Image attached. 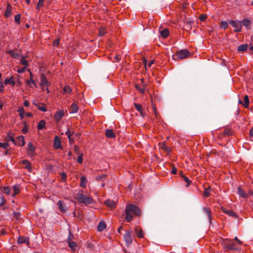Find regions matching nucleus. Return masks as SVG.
Returning <instances> with one entry per match:
<instances>
[{"label": "nucleus", "instance_id": "obj_1", "mask_svg": "<svg viewBox=\"0 0 253 253\" xmlns=\"http://www.w3.org/2000/svg\"><path fill=\"white\" fill-rule=\"evenodd\" d=\"M126 220L127 222H130L133 216H138L140 214V211L137 207L132 204L127 205L125 209Z\"/></svg>", "mask_w": 253, "mask_h": 253}, {"label": "nucleus", "instance_id": "obj_2", "mask_svg": "<svg viewBox=\"0 0 253 253\" xmlns=\"http://www.w3.org/2000/svg\"><path fill=\"white\" fill-rule=\"evenodd\" d=\"M84 191L80 190L75 196V198L79 202L87 205L91 203L93 199L89 196H85L83 194Z\"/></svg>", "mask_w": 253, "mask_h": 253}, {"label": "nucleus", "instance_id": "obj_3", "mask_svg": "<svg viewBox=\"0 0 253 253\" xmlns=\"http://www.w3.org/2000/svg\"><path fill=\"white\" fill-rule=\"evenodd\" d=\"M221 244L223 246V249L225 251L230 250H236L237 248L235 244L233 243V241L229 239H222L221 240Z\"/></svg>", "mask_w": 253, "mask_h": 253}, {"label": "nucleus", "instance_id": "obj_4", "mask_svg": "<svg viewBox=\"0 0 253 253\" xmlns=\"http://www.w3.org/2000/svg\"><path fill=\"white\" fill-rule=\"evenodd\" d=\"M50 85V83L49 82L44 74L41 75V84L40 86L42 90H45L47 93L49 92L48 87Z\"/></svg>", "mask_w": 253, "mask_h": 253}, {"label": "nucleus", "instance_id": "obj_5", "mask_svg": "<svg viewBox=\"0 0 253 253\" xmlns=\"http://www.w3.org/2000/svg\"><path fill=\"white\" fill-rule=\"evenodd\" d=\"M189 55V52L186 49H183L177 51L176 54L173 56L172 58L175 59V57H176L179 59H182L185 58Z\"/></svg>", "mask_w": 253, "mask_h": 253}, {"label": "nucleus", "instance_id": "obj_6", "mask_svg": "<svg viewBox=\"0 0 253 253\" xmlns=\"http://www.w3.org/2000/svg\"><path fill=\"white\" fill-rule=\"evenodd\" d=\"M132 231H126L124 235V240L127 246L130 245L132 243L133 238L132 236Z\"/></svg>", "mask_w": 253, "mask_h": 253}, {"label": "nucleus", "instance_id": "obj_7", "mask_svg": "<svg viewBox=\"0 0 253 253\" xmlns=\"http://www.w3.org/2000/svg\"><path fill=\"white\" fill-rule=\"evenodd\" d=\"M66 112L64 110H59L56 112L54 114V119L56 122H59L62 118L64 116L65 113Z\"/></svg>", "mask_w": 253, "mask_h": 253}, {"label": "nucleus", "instance_id": "obj_8", "mask_svg": "<svg viewBox=\"0 0 253 253\" xmlns=\"http://www.w3.org/2000/svg\"><path fill=\"white\" fill-rule=\"evenodd\" d=\"M27 153L31 157H33L35 155V147L33 145L31 142H29L28 143Z\"/></svg>", "mask_w": 253, "mask_h": 253}, {"label": "nucleus", "instance_id": "obj_9", "mask_svg": "<svg viewBox=\"0 0 253 253\" xmlns=\"http://www.w3.org/2000/svg\"><path fill=\"white\" fill-rule=\"evenodd\" d=\"M229 23L232 27L235 28L234 31L237 32H239L242 29V25L240 22H238L234 20L229 21Z\"/></svg>", "mask_w": 253, "mask_h": 253}, {"label": "nucleus", "instance_id": "obj_10", "mask_svg": "<svg viewBox=\"0 0 253 253\" xmlns=\"http://www.w3.org/2000/svg\"><path fill=\"white\" fill-rule=\"evenodd\" d=\"M33 104L35 105L38 109L43 112H45L47 111V109L45 105L43 103H38L35 101L33 102Z\"/></svg>", "mask_w": 253, "mask_h": 253}, {"label": "nucleus", "instance_id": "obj_11", "mask_svg": "<svg viewBox=\"0 0 253 253\" xmlns=\"http://www.w3.org/2000/svg\"><path fill=\"white\" fill-rule=\"evenodd\" d=\"M15 142L14 143L15 145L23 146L25 145L24 137L23 136L20 135L17 137L15 139Z\"/></svg>", "mask_w": 253, "mask_h": 253}, {"label": "nucleus", "instance_id": "obj_12", "mask_svg": "<svg viewBox=\"0 0 253 253\" xmlns=\"http://www.w3.org/2000/svg\"><path fill=\"white\" fill-rule=\"evenodd\" d=\"M17 243L18 244L25 243L28 245L30 243L29 238L28 237H19L17 240Z\"/></svg>", "mask_w": 253, "mask_h": 253}, {"label": "nucleus", "instance_id": "obj_13", "mask_svg": "<svg viewBox=\"0 0 253 253\" xmlns=\"http://www.w3.org/2000/svg\"><path fill=\"white\" fill-rule=\"evenodd\" d=\"M78 110L79 108L75 103H73L69 109L70 113H76L78 111Z\"/></svg>", "mask_w": 253, "mask_h": 253}, {"label": "nucleus", "instance_id": "obj_14", "mask_svg": "<svg viewBox=\"0 0 253 253\" xmlns=\"http://www.w3.org/2000/svg\"><path fill=\"white\" fill-rule=\"evenodd\" d=\"M57 205L60 209V210L63 212H65L67 211L68 208L67 207L63 204V202L61 201H59L57 202Z\"/></svg>", "mask_w": 253, "mask_h": 253}, {"label": "nucleus", "instance_id": "obj_15", "mask_svg": "<svg viewBox=\"0 0 253 253\" xmlns=\"http://www.w3.org/2000/svg\"><path fill=\"white\" fill-rule=\"evenodd\" d=\"M53 146L55 149H59L61 147V143L59 137L57 136H55L54 142H53Z\"/></svg>", "mask_w": 253, "mask_h": 253}, {"label": "nucleus", "instance_id": "obj_16", "mask_svg": "<svg viewBox=\"0 0 253 253\" xmlns=\"http://www.w3.org/2000/svg\"><path fill=\"white\" fill-rule=\"evenodd\" d=\"M105 204L106 206L110 207L111 208H114L116 206V202L112 200H106L105 201Z\"/></svg>", "mask_w": 253, "mask_h": 253}, {"label": "nucleus", "instance_id": "obj_17", "mask_svg": "<svg viewBox=\"0 0 253 253\" xmlns=\"http://www.w3.org/2000/svg\"><path fill=\"white\" fill-rule=\"evenodd\" d=\"M12 7L10 4H7L6 10L4 13V16L5 17H8L11 14Z\"/></svg>", "mask_w": 253, "mask_h": 253}, {"label": "nucleus", "instance_id": "obj_18", "mask_svg": "<svg viewBox=\"0 0 253 253\" xmlns=\"http://www.w3.org/2000/svg\"><path fill=\"white\" fill-rule=\"evenodd\" d=\"M105 134L108 138H114L116 136V134L112 129H107Z\"/></svg>", "mask_w": 253, "mask_h": 253}, {"label": "nucleus", "instance_id": "obj_19", "mask_svg": "<svg viewBox=\"0 0 253 253\" xmlns=\"http://www.w3.org/2000/svg\"><path fill=\"white\" fill-rule=\"evenodd\" d=\"M106 227V224L104 221H101L99 222L97 226V230L99 232L102 231Z\"/></svg>", "mask_w": 253, "mask_h": 253}, {"label": "nucleus", "instance_id": "obj_20", "mask_svg": "<svg viewBox=\"0 0 253 253\" xmlns=\"http://www.w3.org/2000/svg\"><path fill=\"white\" fill-rule=\"evenodd\" d=\"M4 84H9L11 85L12 86H14L15 84V83L14 81L13 80V77H11L9 79H5L4 80Z\"/></svg>", "mask_w": 253, "mask_h": 253}, {"label": "nucleus", "instance_id": "obj_21", "mask_svg": "<svg viewBox=\"0 0 253 253\" xmlns=\"http://www.w3.org/2000/svg\"><path fill=\"white\" fill-rule=\"evenodd\" d=\"M134 106L135 109L140 113L141 116H143L144 113L143 112L142 105L140 104L134 103Z\"/></svg>", "mask_w": 253, "mask_h": 253}, {"label": "nucleus", "instance_id": "obj_22", "mask_svg": "<svg viewBox=\"0 0 253 253\" xmlns=\"http://www.w3.org/2000/svg\"><path fill=\"white\" fill-rule=\"evenodd\" d=\"M23 164L24 165L26 169H28L29 171H30L32 169L31 164L28 160H23L22 161Z\"/></svg>", "mask_w": 253, "mask_h": 253}, {"label": "nucleus", "instance_id": "obj_23", "mask_svg": "<svg viewBox=\"0 0 253 253\" xmlns=\"http://www.w3.org/2000/svg\"><path fill=\"white\" fill-rule=\"evenodd\" d=\"M87 183V180L84 176H82L81 177V182L80 186L82 187L85 188Z\"/></svg>", "mask_w": 253, "mask_h": 253}, {"label": "nucleus", "instance_id": "obj_24", "mask_svg": "<svg viewBox=\"0 0 253 253\" xmlns=\"http://www.w3.org/2000/svg\"><path fill=\"white\" fill-rule=\"evenodd\" d=\"M238 193L241 197L245 198L248 197V194H246L241 187L238 188Z\"/></svg>", "mask_w": 253, "mask_h": 253}, {"label": "nucleus", "instance_id": "obj_25", "mask_svg": "<svg viewBox=\"0 0 253 253\" xmlns=\"http://www.w3.org/2000/svg\"><path fill=\"white\" fill-rule=\"evenodd\" d=\"M203 211L207 215L209 220V221L210 223H211V211L210 209H209L206 207H204Z\"/></svg>", "mask_w": 253, "mask_h": 253}, {"label": "nucleus", "instance_id": "obj_26", "mask_svg": "<svg viewBox=\"0 0 253 253\" xmlns=\"http://www.w3.org/2000/svg\"><path fill=\"white\" fill-rule=\"evenodd\" d=\"M7 52L13 58L17 59L19 57V54L15 52L14 50H8Z\"/></svg>", "mask_w": 253, "mask_h": 253}, {"label": "nucleus", "instance_id": "obj_27", "mask_svg": "<svg viewBox=\"0 0 253 253\" xmlns=\"http://www.w3.org/2000/svg\"><path fill=\"white\" fill-rule=\"evenodd\" d=\"M222 211L224 213H225L230 216H236V214H235V212H234L233 211H232L231 210H226L225 208H222Z\"/></svg>", "mask_w": 253, "mask_h": 253}, {"label": "nucleus", "instance_id": "obj_28", "mask_svg": "<svg viewBox=\"0 0 253 253\" xmlns=\"http://www.w3.org/2000/svg\"><path fill=\"white\" fill-rule=\"evenodd\" d=\"M135 232L136 236L138 238H141L143 237V233L142 230L141 229H140L136 227L135 229Z\"/></svg>", "mask_w": 253, "mask_h": 253}, {"label": "nucleus", "instance_id": "obj_29", "mask_svg": "<svg viewBox=\"0 0 253 253\" xmlns=\"http://www.w3.org/2000/svg\"><path fill=\"white\" fill-rule=\"evenodd\" d=\"M248 45L247 44L240 45L238 47V50L240 52H243L247 50Z\"/></svg>", "mask_w": 253, "mask_h": 253}, {"label": "nucleus", "instance_id": "obj_30", "mask_svg": "<svg viewBox=\"0 0 253 253\" xmlns=\"http://www.w3.org/2000/svg\"><path fill=\"white\" fill-rule=\"evenodd\" d=\"M45 127V122L43 120L41 121L37 126V128L39 130H41Z\"/></svg>", "mask_w": 253, "mask_h": 253}, {"label": "nucleus", "instance_id": "obj_31", "mask_svg": "<svg viewBox=\"0 0 253 253\" xmlns=\"http://www.w3.org/2000/svg\"><path fill=\"white\" fill-rule=\"evenodd\" d=\"M160 33L162 37H163L164 38H166L169 35V31L168 29H164L161 31Z\"/></svg>", "mask_w": 253, "mask_h": 253}, {"label": "nucleus", "instance_id": "obj_32", "mask_svg": "<svg viewBox=\"0 0 253 253\" xmlns=\"http://www.w3.org/2000/svg\"><path fill=\"white\" fill-rule=\"evenodd\" d=\"M240 23L242 25L245 26L247 29L249 28L250 25V21L248 19H244Z\"/></svg>", "mask_w": 253, "mask_h": 253}, {"label": "nucleus", "instance_id": "obj_33", "mask_svg": "<svg viewBox=\"0 0 253 253\" xmlns=\"http://www.w3.org/2000/svg\"><path fill=\"white\" fill-rule=\"evenodd\" d=\"M17 111L19 112V116L20 117L21 119H23L24 118V109L22 107H21L18 109Z\"/></svg>", "mask_w": 253, "mask_h": 253}, {"label": "nucleus", "instance_id": "obj_34", "mask_svg": "<svg viewBox=\"0 0 253 253\" xmlns=\"http://www.w3.org/2000/svg\"><path fill=\"white\" fill-rule=\"evenodd\" d=\"M5 139L6 141H11L13 144L15 142V138L10 134H7Z\"/></svg>", "mask_w": 253, "mask_h": 253}, {"label": "nucleus", "instance_id": "obj_35", "mask_svg": "<svg viewBox=\"0 0 253 253\" xmlns=\"http://www.w3.org/2000/svg\"><path fill=\"white\" fill-rule=\"evenodd\" d=\"M2 191L6 195H9L10 193V189L8 187L4 186L2 188Z\"/></svg>", "mask_w": 253, "mask_h": 253}, {"label": "nucleus", "instance_id": "obj_36", "mask_svg": "<svg viewBox=\"0 0 253 253\" xmlns=\"http://www.w3.org/2000/svg\"><path fill=\"white\" fill-rule=\"evenodd\" d=\"M64 94H70L72 91V89L69 86H65L63 88Z\"/></svg>", "mask_w": 253, "mask_h": 253}, {"label": "nucleus", "instance_id": "obj_37", "mask_svg": "<svg viewBox=\"0 0 253 253\" xmlns=\"http://www.w3.org/2000/svg\"><path fill=\"white\" fill-rule=\"evenodd\" d=\"M211 190V188L209 187L205 189L204 192V196L206 197H208L210 196V192Z\"/></svg>", "mask_w": 253, "mask_h": 253}, {"label": "nucleus", "instance_id": "obj_38", "mask_svg": "<svg viewBox=\"0 0 253 253\" xmlns=\"http://www.w3.org/2000/svg\"><path fill=\"white\" fill-rule=\"evenodd\" d=\"M12 188L13 190V193L12 194V196L14 197L19 192V188L17 186H14Z\"/></svg>", "mask_w": 253, "mask_h": 253}, {"label": "nucleus", "instance_id": "obj_39", "mask_svg": "<svg viewBox=\"0 0 253 253\" xmlns=\"http://www.w3.org/2000/svg\"><path fill=\"white\" fill-rule=\"evenodd\" d=\"M244 102L245 104H244V106L246 108H248L249 105V99L248 95H245L244 96Z\"/></svg>", "mask_w": 253, "mask_h": 253}, {"label": "nucleus", "instance_id": "obj_40", "mask_svg": "<svg viewBox=\"0 0 253 253\" xmlns=\"http://www.w3.org/2000/svg\"><path fill=\"white\" fill-rule=\"evenodd\" d=\"M21 63L24 66V67H27L28 66V62L25 58L22 56L20 61Z\"/></svg>", "mask_w": 253, "mask_h": 253}, {"label": "nucleus", "instance_id": "obj_41", "mask_svg": "<svg viewBox=\"0 0 253 253\" xmlns=\"http://www.w3.org/2000/svg\"><path fill=\"white\" fill-rule=\"evenodd\" d=\"M232 131L230 129L225 130L223 131V135L224 136H230L232 134Z\"/></svg>", "mask_w": 253, "mask_h": 253}, {"label": "nucleus", "instance_id": "obj_42", "mask_svg": "<svg viewBox=\"0 0 253 253\" xmlns=\"http://www.w3.org/2000/svg\"><path fill=\"white\" fill-rule=\"evenodd\" d=\"M135 87H136V88L137 89V90H138V91H139L141 93H143L144 91V87H141L140 85L139 84H136L135 85Z\"/></svg>", "mask_w": 253, "mask_h": 253}, {"label": "nucleus", "instance_id": "obj_43", "mask_svg": "<svg viewBox=\"0 0 253 253\" xmlns=\"http://www.w3.org/2000/svg\"><path fill=\"white\" fill-rule=\"evenodd\" d=\"M8 146L9 144L7 142L1 143L0 142V147L6 149Z\"/></svg>", "mask_w": 253, "mask_h": 253}, {"label": "nucleus", "instance_id": "obj_44", "mask_svg": "<svg viewBox=\"0 0 253 253\" xmlns=\"http://www.w3.org/2000/svg\"><path fill=\"white\" fill-rule=\"evenodd\" d=\"M69 246L72 249H75L77 247V244L75 242L71 241L69 242Z\"/></svg>", "mask_w": 253, "mask_h": 253}, {"label": "nucleus", "instance_id": "obj_45", "mask_svg": "<svg viewBox=\"0 0 253 253\" xmlns=\"http://www.w3.org/2000/svg\"><path fill=\"white\" fill-rule=\"evenodd\" d=\"M83 154L81 153V154L78 155V157L77 158V162L79 164H82L83 163Z\"/></svg>", "mask_w": 253, "mask_h": 253}, {"label": "nucleus", "instance_id": "obj_46", "mask_svg": "<svg viewBox=\"0 0 253 253\" xmlns=\"http://www.w3.org/2000/svg\"><path fill=\"white\" fill-rule=\"evenodd\" d=\"M220 26L222 28L226 29L228 26V23L226 21H222L220 23Z\"/></svg>", "mask_w": 253, "mask_h": 253}, {"label": "nucleus", "instance_id": "obj_47", "mask_svg": "<svg viewBox=\"0 0 253 253\" xmlns=\"http://www.w3.org/2000/svg\"><path fill=\"white\" fill-rule=\"evenodd\" d=\"M43 0H39L38 3L37 5V8L40 9V8L43 5Z\"/></svg>", "mask_w": 253, "mask_h": 253}, {"label": "nucleus", "instance_id": "obj_48", "mask_svg": "<svg viewBox=\"0 0 253 253\" xmlns=\"http://www.w3.org/2000/svg\"><path fill=\"white\" fill-rule=\"evenodd\" d=\"M105 33H106V30L103 28H100L99 30V35L100 36H103L105 34Z\"/></svg>", "mask_w": 253, "mask_h": 253}, {"label": "nucleus", "instance_id": "obj_49", "mask_svg": "<svg viewBox=\"0 0 253 253\" xmlns=\"http://www.w3.org/2000/svg\"><path fill=\"white\" fill-rule=\"evenodd\" d=\"M14 20L17 23H19L20 22V14L16 15L14 17Z\"/></svg>", "mask_w": 253, "mask_h": 253}, {"label": "nucleus", "instance_id": "obj_50", "mask_svg": "<svg viewBox=\"0 0 253 253\" xmlns=\"http://www.w3.org/2000/svg\"><path fill=\"white\" fill-rule=\"evenodd\" d=\"M0 207H2L4 204H5V199L2 196H1L0 197Z\"/></svg>", "mask_w": 253, "mask_h": 253}, {"label": "nucleus", "instance_id": "obj_51", "mask_svg": "<svg viewBox=\"0 0 253 253\" xmlns=\"http://www.w3.org/2000/svg\"><path fill=\"white\" fill-rule=\"evenodd\" d=\"M26 68V67L24 66L21 68H19L17 71L19 73H22L25 71Z\"/></svg>", "mask_w": 253, "mask_h": 253}, {"label": "nucleus", "instance_id": "obj_52", "mask_svg": "<svg viewBox=\"0 0 253 253\" xmlns=\"http://www.w3.org/2000/svg\"><path fill=\"white\" fill-rule=\"evenodd\" d=\"M184 180L187 183L186 186L188 187L190 184L189 179L186 176H183Z\"/></svg>", "mask_w": 253, "mask_h": 253}, {"label": "nucleus", "instance_id": "obj_53", "mask_svg": "<svg viewBox=\"0 0 253 253\" xmlns=\"http://www.w3.org/2000/svg\"><path fill=\"white\" fill-rule=\"evenodd\" d=\"M32 83H34V80H33L32 78H30L29 80L26 81V84L28 85H31V84Z\"/></svg>", "mask_w": 253, "mask_h": 253}, {"label": "nucleus", "instance_id": "obj_54", "mask_svg": "<svg viewBox=\"0 0 253 253\" xmlns=\"http://www.w3.org/2000/svg\"><path fill=\"white\" fill-rule=\"evenodd\" d=\"M59 39H57L53 42V45L54 46H58L59 44Z\"/></svg>", "mask_w": 253, "mask_h": 253}, {"label": "nucleus", "instance_id": "obj_55", "mask_svg": "<svg viewBox=\"0 0 253 253\" xmlns=\"http://www.w3.org/2000/svg\"><path fill=\"white\" fill-rule=\"evenodd\" d=\"M61 178H62V181H65V180L66 179V175L65 173H64V172L61 173Z\"/></svg>", "mask_w": 253, "mask_h": 253}, {"label": "nucleus", "instance_id": "obj_56", "mask_svg": "<svg viewBox=\"0 0 253 253\" xmlns=\"http://www.w3.org/2000/svg\"><path fill=\"white\" fill-rule=\"evenodd\" d=\"M74 150L78 155L81 154V153L79 152V148L77 146H75L74 147Z\"/></svg>", "mask_w": 253, "mask_h": 253}, {"label": "nucleus", "instance_id": "obj_57", "mask_svg": "<svg viewBox=\"0 0 253 253\" xmlns=\"http://www.w3.org/2000/svg\"><path fill=\"white\" fill-rule=\"evenodd\" d=\"M28 130V127L27 126H25L22 129V132L23 133L25 134L27 132Z\"/></svg>", "mask_w": 253, "mask_h": 253}, {"label": "nucleus", "instance_id": "obj_58", "mask_svg": "<svg viewBox=\"0 0 253 253\" xmlns=\"http://www.w3.org/2000/svg\"><path fill=\"white\" fill-rule=\"evenodd\" d=\"M66 134L67 135L69 141H70V136H71V134L69 129H68L66 132Z\"/></svg>", "mask_w": 253, "mask_h": 253}, {"label": "nucleus", "instance_id": "obj_59", "mask_svg": "<svg viewBox=\"0 0 253 253\" xmlns=\"http://www.w3.org/2000/svg\"><path fill=\"white\" fill-rule=\"evenodd\" d=\"M24 105L25 106V107H28L30 105L29 104V102H28V100H25L24 102V103H23Z\"/></svg>", "mask_w": 253, "mask_h": 253}, {"label": "nucleus", "instance_id": "obj_60", "mask_svg": "<svg viewBox=\"0 0 253 253\" xmlns=\"http://www.w3.org/2000/svg\"><path fill=\"white\" fill-rule=\"evenodd\" d=\"M207 18V16L205 15H201L200 17V19L202 20V21H204L205 19H206V18Z\"/></svg>", "mask_w": 253, "mask_h": 253}, {"label": "nucleus", "instance_id": "obj_61", "mask_svg": "<svg viewBox=\"0 0 253 253\" xmlns=\"http://www.w3.org/2000/svg\"><path fill=\"white\" fill-rule=\"evenodd\" d=\"M154 62V60H151L147 64V66L149 67H151V66L152 65V64H153Z\"/></svg>", "mask_w": 253, "mask_h": 253}, {"label": "nucleus", "instance_id": "obj_62", "mask_svg": "<svg viewBox=\"0 0 253 253\" xmlns=\"http://www.w3.org/2000/svg\"><path fill=\"white\" fill-rule=\"evenodd\" d=\"M176 169L175 168H173L171 170V172L173 174H176Z\"/></svg>", "mask_w": 253, "mask_h": 253}, {"label": "nucleus", "instance_id": "obj_63", "mask_svg": "<svg viewBox=\"0 0 253 253\" xmlns=\"http://www.w3.org/2000/svg\"><path fill=\"white\" fill-rule=\"evenodd\" d=\"M115 60L116 62H119L120 60V58L119 57V55H116L115 56Z\"/></svg>", "mask_w": 253, "mask_h": 253}, {"label": "nucleus", "instance_id": "obj_64", "mask_svg": "<svg viewBox=\"0 0 253 253\" xmlns=\"http://www.w3.org/2000/svg\"><path fill=\"white\" fill-rule=\"evenodd\" d=\"M250 134L251 137H253V128H252L250 131Z\"/></svg>", "mask_w": 253, "mask_h": 253}]
</instances>
